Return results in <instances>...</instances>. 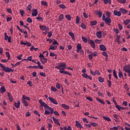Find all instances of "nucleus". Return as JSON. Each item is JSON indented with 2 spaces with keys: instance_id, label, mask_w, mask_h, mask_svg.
<instances>
[{
  "instance_id": "f257e3e1",
  "label": "nucleus",
  "mask_w": 130,
  "mask_h": 130,
  "mask_svg": "<svg viewBox=\"0 0 130 130\" xmlns=\"http://www.w3.org/2000/svg\"><path fill=\"white\" fill-rule=\"evenodd\" d=\"M39 103L41 104V106H40V109H43L44 107L45 109L50 110V111H51V114H53V109L47 105V104H46L45 102H44L42 100H40Z\"/></svg>"
},
{
  "instance_id": "f03ea898",
  "label": "nucleus",
  "mask_w": 130,
  "mask_h": 130,
  "mask_svg": "<svg viewBox=\"0 0 130 130\" xmlns=\"http://www.w3.org/2000/svg\"><path fill=\"white\" fill-rule=\"evenodd\" d=\"M48 99L50 102H52L53 104H55V105H57L58 104V103H57V101L56 100L54 99L53 98L49 97Z\"/></svg>"
},
{
  "instance_id": "7ed1b4c3",
  "label": "nucleus",
  "mask_w": 130,
  "mask_h": 130,
  "mask_svg": "<svg viewBox=\"0 0 130 130\" xmlns=\"http://www.w3.org/2000/svg\"><path fill=\"white\" fill-rule=\"evenodd\" d=\"M123 70L125 73L130 72V64L126 65L123 67Z\"/></svg>"
},
{
  "instance_id": "20e7f679",
  "label": "nucleus",
  "mask_w": 130,
  "mask_h": 130,
  "mask_svg": "<svg viewBox=\"0 0 130 130\" xmlns=\"http://www.w3.org/2000/svg\"><path fill=\"white\" fill-rule=\"evenodd\" d=\"M105 22L107 25L110 26V23H111V18H110V17H106V19H105Z\"/></svg>"
},
{
  "instance_id": "39448f33",
  "label": "nucleus",
  "mask_w": 130,
  "mask_h": 130,
  "mask_svg": "<svg viewBox=\"0 0 130 130\" xmlns=\"http://www.w3.org/2000/svg\"><path fill=\"white\" fill-rule=\"evenodd\" d=\"M2 70L4 72H6V73H10L11 68L4 66V68H2Z\"/></svg>"
},
{
  "instance_id": "423d86ee",
  "label": "nucleus",
  "mask_w": 130,
  "mask_h": 130,
  "mask_svg": "<svg viewBox=\"0 0 130 130\" xmlns=\"http://www.w3.org/2000/svg\"><path fill=\"white\" fill-rule=\"evenodd\" d=\"M82 76L83 77V78H85V79H89V80H90L92 79V77L88 75L86 73L82 74Z\"/></svg>"
},
{
  "instance_id": "0eeeda50",
  "label": "nucleus",
  "mask_w": 130,
  "mask_h": 130,
  "mask_svg": "<svg viewBox=\"0 0 130 130\" xmlns=\"http://www.w3.org/2000/svg\"><path fill=\"white\" fill-rule=\"evenodd\" d=\"M32 16L33 17H36L38 15V12H37V9H34L32 10Z\"/></svg>"
},
{
  "instance_id": "6e6552de",
  "label": "nucleus",
  "mask_w": 130,
  "mask_h": 130,
  "mask_svg": "<svg viewBox=\"0 0 130 130\" xmlns=\"http://www.w3.org/2000/svg\"><path fill=\"white\" fill-rule=\"evenodd\" d=\"M58 66H57V67H59V68H67V64L66 62H62V63H59Z\"/></svg>"
},
{
  "instance_id": "1a4fd4ad",
  "label": "nucleus",
  "mask_w": 130,
  "mask_h": 130,
  "mask_svg": "<svg viewBox=\"0 0 130 130\" xmlns=\"http://www.w3.org/2000/svg\"><path fill=\"white\" fill-rule=\"evenodd\" d=\"M113 14L115 16H117L118 17H120V16H121V12L120 11L115 10Z\"/></svg>"
},
{
  "instance_id": "9d476101",
  "label": "nucleus",
  "mask_w": 130,
  "mask_h": 130,
  "mask_svg": "<svg viewBox=\"0 0 130 130\" xmlns=\"http://www.w3.org/2000/svg\"><path fill=\"white\" fill-rule=\"evenodd\" d=\"M14 105L16 108H20V106L21 105V102L18 100L17 101V103H14Z\"/></svg>"
},
{
  "instance_id": "9b49d317",
  "label": "nucleus",
  "mask_w": 130,
  "mask_h": 130,
  "mask_svg": "<svg viewBox=\"0 0 130 130\" xmlns=\"http://www.w3.org/2000/svg\"><path fill=\"white\" fill-rule=\"evenodd\" d=\"M41 60V62H42V63H43V64H44V63H46V62H47V60L48 59L47 58H41L40 59Z\"/></svg>"
},
{
  "instance_id": "f8f14e48",
  "label": "nucleus",
  "mask_w": 130,
  "mask_h": 130,
  "mask_svg": "<svg viewBox=\"0 0 130 130\" xmlns=\"http://www.w3.org/2000/svg\"><path fill=\"white\" fill-rule=\"evenodd\" d=\"M76 48H77L76 51L79 53L81 49H82V45H81V44H78Z\"/></svg>"
},
{
  "instance_id": "ddd939ff",
  "label": "nucleus",
  "mask_w": 130,
  "mask_h": 130,
  "mask_svg": "<svg viewBox=\"0 0 130 130\" xmlns=\"http://www.w3.org/2000/svg\"><path fill=\"white\" fill-rule=\"evenodd\" d=\"M49 50H56L57 49V46L54 45V46L52 45H51L50 48H49Z\"/></svg>"
},
{
  "instance_id": "4468645a",
  "label": "nucleus",
  "mask_w": 130,
  "mask_h": 130,
  "mask_svg": "<svg viewBox=\"0 0 130 130\" xmlns=\"http://www.w3.org/2000/svg\"><path fill=\"white\" fill-rule=\"evenodd\" d=\"M8 97L9 98V100L10 101V102H13V96H12V94H11V93L7 92Z\"/></svg>"
},
{
  "instance_id": "2eb2a0df",
  "label": "nucleus",
  "mask_w": 130,
  "mask_h": 130,
  "mask_svg": "<svg viewBox=\"0 0 130 130\" xmlns=\"http://www.w3.org/2000/svg\"><path fill=\"white\" fill-rule=\"evenodd\" d=\"M52 119L54 122V123H56V124H57V125H60V123L58 121V120L56 119L55 117H53Z\"/></svg>"
},
{
  "instance_id": "dca6fc26",
  "label": "nucleus",
  "mask_w": 130,
  "mask_h": 130,
  "mask_svg": "<svg viewBox=\"0 0 130 130\" xmlns=\"http://www.w3.org/2000/svg\"><path fill=\"white\" fill-rule=\"evenodd\" d=\"M88 43L89 44H90V45H91V47H92V48H95V42H94V41L91 40L90 41V42H88Z\"/></svg>"
},
{
  "instance_id": "f3484780",
  "label": "nucleus",
  "mask_w": 130,
  "mask_h": 130,
  "mask_svg": "<svg viewBox=\"0 0 130 130\" xmlns=\"http://www.w3.org/2000/svg\"><path fill=\"white\" fill-rule=\"evenodd\" d=\"M59 73H60V74H65V75H68V76H72V74L70 73L68 71H59Z\"/></svg>"
},
{
  "instance_id": "a211bd4d",
  "label": "nucleus",
  "mask_w": 130,
  "mask_h": 130,
  "mask_svg": "<svg viewBox=\"0 0 130 130\" xmlns=\"http://www.w3.org/2000/svg\"><path fill=\"white\" fill-rule=\"evenodd\" d=\"M6 91H7V90L6 89L5 86H4V85L2 86L1 88L0 89L1 93L3 94V93H5V92H6Z\"/></svg>"
},
{
  "instance_id": "6ab92c4d",
  "label": "nucleus",
  "mask_w": 130,
  "mask_h": 130,
  "mask_svg": "<svg viewBox=\"0 0 130 130\" xmlns=\"http://www.w3.org/2000/svg\"><path fill=\"white\" fill-rule=\"evenodd\" d=\"M100 48L101 50H102L103 51H105L106 50V47L104 46V45H100Z\"/></svg>"
},
{
  "instance_id": "aec40b11",
  "label": "nucleus",
  "mask_w": 130,
  "mask_h": 130,
  "mask_svg": "<svg viewBox=\"0 0 130 130\" xmlns=\"http://www.w3.org/2000/svg\"><path fill=\"white\" fill-rule=\"evenodd\" d=\"M76 126L77 127H79V128H82V125H81V123L79 121H76Z\"/></svg>"
},
{
  "instance_id": "412c9836",
  "label": "nucleus",
  "mask_w": 130,
  "mask_h": 130,
  "mask_svg": "<svg viewBox=\"0 0 130 130\" xmlns=\"http://www.w3.org/2000/svg\"><path fill=\"white\" fill-rule=\"evenodd\" d=\"M22 101H24V100H28V101H30V97H28V96H27L25 95H22Z\"/></svg>"
},
{
  "instance_id": "4be33fe9",
  "label": "nucleus",
  "mask_w": 130,
  "mask_h": 130,
  "mask_svg": "<svg viewBox=\"0 0 130 130\" xmlns=\"http://www.w3.org/2000/svg\"><path fill=\"white\" fill-rule=\"evenodd\" d=\"M61 107L63 108H64V109H67V110H69V109H70V106L64 104H62L61 105Z\"/></svg>"
},
{
  "instance_id": "5701e85b",
  "label": "nucleus",
  "mask_w": 130,
  "mask_h": 130,
  "mask_svg": "<svg viewBox=\"0 0 130 130\" xmlns=\"http://www.w3.org/2000/svg\"><path fill=\"white\" fill-rule=\"evenodd\" d=\"M120 12L123 14H127V10H125V9L120 8Z\"/></svg>"
},
{
  "instance_id": "b1692460",
  "label": "nucleus",
  "mask_w": 130,
  "mask_h": 130,
  "mask_svg": "<svg viewBox=\"0 0 130 130\" xmlns=\"http://www.w3.org/2000/svg\"><path fill=\"white\" fill-rule=\"evenodd\" d=\"M31 9H32V5L30 4L26 7V11H29V12H31Z\"/></svg>"
},
{
  "instance_id": "393cba45",
  "label": "nucleus",
  "mask_w": 130,
  "mask_h": 130,
  "mask_svg": "<svg viewBox=\"0 0 130 130\" xmlns=\"http://www.w3.org/2000/svg\"><path fill=\"white\" fill-rule=\"evenodd\" d=\"M22 103L24 104V105L25 107H28V106H29V104L28 103V102H27V101H26V100L22 101Z\"/></svg>"
},
{
  "instance_id": "a878e982",
  "label": "nucleus",
  "mask_w": 130,
  "mask_h": 130,
  "mask_svg": "<svg viewBox=\"0 0 130 130\" xmlns=\"http://www.w3.org/2000/svg\"><path fill=\"white\" fill-rule=\"evenodd\" d=\"M95 99L97 101H98V102H100V103H101L102 104H103V105L105 104V102H104L103 100H101L98 98H96Z\"/></svg>"
},
{
  "instance_id": "bb28decb",
  "label": "nucleus",
  "mask_w": 130,
  "mask_h": 130,
  "mask_svg": "<svg viewBox=\"0 0 130 130\" xmlns=\"http://www.w3.org/2000/svg\"><path fill=\"white\" fill-rule=\"evenodd\" d=\"M96 37L98 38H102V34H101V31H98L96 32Z\"/></svg>"
},
{
  "instance_id": "cd10ccee",
  "label": "nucleus",
  "mask_w": 130,
  "mask_h": 130,
  "mask_svg": "<svg viewBox=\"0 0 130 130\" xmlns=\"http://www.w3.org/2000/svg\"><path fill=\"white\" fill-rule=\"evenodd\" d=\"M55 69H57V70H59V71H64L66 67H59L58 66H56L55 67Z\"/></svg>"
},
{
  "instance_id": "c85d7f7f",
  "label": "nucleus",
  "mask_w": 130,
  "mask_h": 130,
  "mask_svg": "<svg viewBox=\"0 0 130 130\" xmlns=\"http://www.w3.org/2000/svg\"><path fill=\"white\" fill-rule=\"evenodd\" d=\"M65 18H66L68 21H71V20H72V16H71L70 14L66 15Z\"/></svg>"
},
{
  "instance_id": "c756f323",
  "label": "nucleus",
  "mask_w": 130,
  "mask_h": 130,
  "mask_svg": "<svg viewBox=\"0 0 130 130\" xmlns=\"http://www.w3.org/2000/svg\"><path fill=\"white\" fill-rule=\"evenodd\" d=\"M69 34L70 36L72 38L73 40H75V34L72 32H69Z\"/></svg>"
},
{
  "instance_id": "7c9ffc66",
  "label": "nucleus",
  "mask_w": 130,
  "mask_h": 130,
  "mask_svg": "<svg viewBox=\"0 0 130 130\" xmlns=\"http://www.w3.org/2000/svg\"><path fill=\"white\" fill-rule=\"evenodd\" d=\"M46 26L45 25H40V29L42 30V31H45Z\"/></svg>"
},
{
  "instance_id": "2f4dec72",
  "label": "nucleus",
  "mask_w": 130,
  "mask_h": 130,
  "mask_svg": "<svg viewBox=\"0 0 130 130\" xmlns=\"http://www.w3.org/2000/svg\"><path fill=\"white\" fill-rule=\"evenodd\" d=\"M103 118L105 120H107V121H111V119L109 118V117H106V116H103Z\"/></svg>"
},
{
  "instance_id": "473e14b6",
  "label": "nucleus",
  "mask_w": 130,
  "mask_h": 130,
  "mask_svg": "<svg viewBox=\"0 0 130 130\" xmlns=\"http://www.w3.org/2000/svg\"><path fill=\"white\" fill-rule=\"evenodd\" d=\"M119 74H118V76H119V78H121V77H123V74H122V72H121V71L120 70V69H119Z\"/></svg>"
},
{
  "instance_id": "72a5a7b5",
  "label": "nucleus",
  "mask_w": 130,
  "mask_h": 130,
  "mask_svg": "<svg viewBox=\"0 0 130 130\" xmlns=\"http://www.w3.org/2000/svg\"><path fill=\"white\" fill-rule=\"evenodd\" d=\"M58 7L59 8H60L61 9H63L67 8V7L66 6V5H64V4L59 5Z\"/></svg>"
},
{
  "instance_id": "f704fd0d",
  "label": "nucleus",
  "mask_w": 130,
  "mask_h": 130,
  "mask_svg": "<svg viewBox=\"0 0 130 130\" xmlns=\"http://www.w3.org/2000/svg\"><path fill=\"white\" fill-rule=\"evenodd\" d=\"M104 3L105 5H107V4H111V0H104Z\"/></svg>"
},
{
  "instance_id": "c9c22d12",
  "label": "nucleus",
  "mask_w": 130,
  "mask_h": 130,
  "mask_svg": "<svg viewBox=\"0 0 130 130\" xmlns=\"http://www.w3.org/2000/svg\"><path fill=\"white\" fill-rule=\"evenodd\" d=\"M97 24V21H93L90 22V25L91 26H95Z\"/></svg>"
},
{
  "instance_id": "e433bc0d",
  "label": "nucleus",
  "mask_w": 130,
  "mask_h": 130,
  "mask_svg": "<svg viewBox=\"0 0 130 130\" xmlns=\"http://www.w3.org/2000/svg\"><path fill=\"white\" fill-rule=\"evenodd\" d=\"M5 54L7 56V57H8V60L10 59V58H11V55H10V53L9 52H6Z\"/></svg>"
},
{
  "instance_id": "4c0bfd02",
  "label": "nucleus",
  "mask_w": 130,
  "mask_h": 130,
  "mask_svg": "<svg viewBox=\"0 0 130 130\" xmlns=\"http://www.w3.org/2000/svg\"><path fill=\"white\" fill-rule=\"evenodd\" d=\"M41 4L43 6H45V7H47V6H48V5L47 4V2H46L45 1H42Z\"/></svg>"
},
{
  "instance_id": "58836bf2",
  "label": "nucleus",
  "mask_w": 130,
  "mask_h": 130,
  "mask_svg": "<svg viewBox=\"0 0 130 130\" xmlns=\"http://www.w3.org/2000/svg\"><path fill=\"white\" fill-rule=\"evenodd\" d=\"M82 40L85 43H87V42H88V40L85 37H82Z\"/></svg>"
},
{
  "instance_id": "ea45409f",
  "label": "nucleus",
  "mask_w": 130,
  "mask_h": 130,
  "mask_svg": "<svg viewBox=\"0 0 130 130\" xmlns=\"http://www.w3.org/2000/svg\"><path fill=\"white\" fill-rule=\"evenodd\" d=\"M99 81L100 83H103V82H104V78H103L101 77H99Z\"/></svg>"
},
{
  "instance_id": "a19ab883",
  "label": "nucleus",
  "mask_w": 130,
  "mask_h": 130,
  "mask_svg": "<svg viewBox=\"0 0 130 130\" xmlns=\"http://www.w3.org/2000/svg\"><path fill=\"white\" fill-rule=\"evenodd\" d=\"M130 20L129 19H126V20H124L123 22L125 25H128L129 24Z\"/></svg>"
},
{
  "instance_id": "79ce46f5",
  "label": "nucleus",
  "mask_w": 130,
  "mask_h": 130,
  "mask_svg": "<svg viewBox=\"0 0 130 130\" xmlns=\"http://www.w3.org/2000/svg\"><path fill=\"white\" fill-rule=\"evenodd\" d=\"M64 130H72V127L71 126H68V127L65 126L64 127Z\"/></svg>"
},
{
  "instance_id": "37998d69",
  "label": "nucleus",
  "mask_w": 130,
  "mask_h": 130,
  "mask_svg": "<svg viewBox=\"0 0 130 130\" xmlns=\"http://www.w3.org/2000/svg\"><path fill=\"white\" fill-rule=\"evenodd\" d=\"M118 3H120L121 4H125L126 0H117Z\"/></svg>"
},
{
  "instance_id": "c03bdc74",
  "label": "nucleus",
  "mask_w": 130,
  "mask_h": 130,
  "mask_svg": "<svg viewBox=\"0 0 130 130\" xmlns=\"http://www.w3.org/2000/svg\"><path fill=\"white\" fill-rule=\"evenodd\" d=\"M113 76L116 78V79H118V77H117V75H116V71L115 70H113Z\"/></svg>"
},
{
  "instance_id": "a18cd8bd",
  "label": "nucleus",
  "mask_w": 130,
  "mask_h": 130,
  "mask_svg": "<svg viewBox=\"0 0 130 130\" xmlns=\"http://www.w3.org/2000/svg\"><path fill=\"white\" fill-rule=\"evenodd\" d=\"M59 21H62L63 20V14H60L59 16Z\"/></svg>"
},
{
  "instance_id": "49530a36",
  "label": "nucleus",
  "mask_w": 130,
  "mask_h": 130,
  "mask_svg": "<svg viewBox=\"0 0 130 130\" xmlns=\"http://www.w3.org/2000/svg\"><path fill=\"white\" fill-rule=\"evenodd\" d=\"M89 123L91 124V125H92V126H97V125H98V123H97L92 122H90Z\"/></svg>"
},
{
  "instance_id": "de8ad7c7",
  "label": "nucleus",
  "mask_w": 130,
  "mask_h": 130,
  "mask_svg": "<svg viewBox=\"0 0 130 130\" xmlns=\"http://www.w3.org/2000/svg\"><path fill=\"white\" fill-rule=\"evenodd\" d=\"M106 15L107 16V18H110L111 16V14L110 13V12L108 11L106 12Z\"/></svg>"
},
{
  "instance_id": "09e8293b",
  "label": "nucleus",
  "mask_w": 130,
  "mask_h": 130,
  "mask_svg": "<svg viewBox=\"0 0 130 130\" xmlns=\"http://www.w3.org/2000/svg\"><path fill=\"white\" fill-rule=\"evenodd\" d=\"M115 106H116V108H117L119 111H120L121 107L117 104Z\"/></svg>"
},
{
  "instance_id": "8fccbe9b",
  "label": "nucleus",
  "mask_w": 130,
  "mask_h": 130,
  "mask_svg": "<svg viewBox=\"0 0 130 130\" xmlns=\"http://www.w3.org/2000/svg\"><path fill=\"white\" fill-rule=\"evenodd\" d=\"M36 20H38V21H43V18L42 17L38 16L36 18Z\"/></svg>"
},
{
  "instance_id": "3c124183",
  "label": "nucleus",
  "mask_w": 130,
  "mask_h": 130,
  "mask_svg": "<svg viewBox=\"0 0 130 130\" xmlns=\"http://www.w3.org/2000/svg\"><path fill=\"white\" fill-rule=\"evenodd\" d=\"M102 54L103 55H104V56H106V57H108V54H107V52H103Z\"/></svg>"
},
{
  "instance_id": "603ef678",
  "label": "nucleus",
  "mask_w": 130,
  "mask_h": 130,
  "mask_svg": "<svg viewBox=\"0 0 130 130\" xmlns=\"http://www.w3.org/2000/svg\"><path fill=\"white\" fill-rule=\"evenodd\" d=\"M53 40L54 41L52 43V45H55V44L58 45V43H57V41L55 40V39H53Z\"/></svg>"
},
{
  "instance_id": "864d4df0",
  "label": "nucleus",
  "mask_w": 130,
  "mask_h": 130,
  "mask_svg": "<svg viewBox=\"0 0 130 130\" xmlns=\"http://www.w3.org/2000/svg\"><path fill=\"white\" fill-rule=\"evenodd\" d=\"M40 76H41V77H46V74L43 72H40Z\"/></svg>"
},
{
  "instance_id": "5fc2aeb1",
  "label": "nucleus",
  "mask_w": 130,
  "mask_h": 130,
  "mask_svg": "<svg viewBox=\"0 0 130 130\" xmlns=\"http://www.w3.org/2000/svg\"><path fill=\"white\" fill-rule=\"evenodd\" d=\"M22 56H23V54H21L20 55L17 56V59H18L19 60H21V59H22Z\"/></svg>"
},
{
  "instance_id": "6e6d98bb",
  "label": "nucleus",
  "mask_w": 130,
  "mask_h": 130,
  "mask_svg": "<svg viewBox=\"0 0 130 130\" xmlns=\"http://www.w3.org/2000/svg\"><path fill=\"white\" fill-rule=\"evenodd\" d=\"M4 36H5V40H8V39H9V37L8 36V35H7V32H5L4 34Z\"/></svg>"
},
{
  "instance_id": "4d7b16f0",
  "label": "nucleus",
  "mask_w": 130,
  "mask_h": 130,
  "mask_svg": "<svg viewBox=\"0 0 130 130\" xmlns=\"http://www.w3.org/2000/svg\"><path fill=\"white\" fill-rule=\"evenodd\" d=\"M44 113L46 115H48V114H50V113L51 114V112H49L47 110H45Z\"/></svg>"
},
{
  "instance_id": "13d9d810",
  "label": "nucleus",
  "mask_w": 130,
  "mask_h": 130,
  "mask_svg": "<svg viewBox=\"0 0 130 130\" xmlns=\"http://www.w3.org/2000/svg\"><path fill=\"white\" fill-rule=\"evenodd\" d=\"M9 43H12V37H9L8 39H7Z\"/></svg>"
},
{
  "instance_id": "bf43d9fd",
  "label": "nucleus",
  "mask_w": 130,
  "mask_h": 130,
  "mask_svg": "<svg viewBox=\"0 0 130 130\" xmlns=\"http://www.w3.org/2000/svg\"><path fill=\"white\" fill-rule=\"evenodd\" d=\"M51 90L53 92H56V91H57V89H56V88H55V87H53V86L51 87Z\"/></svg>"
},
{
  "instance_id": "052dcab7",
  "label": "nucleus",
  "mask_w": 130,
  "mask_h": 130,
  "mask_svg": "<svg viewBox=\"0 0 130 130\" xmlns=\"http://www.w3.org/2000/svg\"><path fill=\"white\" fill-rule=\"evenodd\" d=\"M76 23V24H79V23H80V17L78 16L77 17Z\"/></svg>"
},
{
  "instance_id": "680f3d73",
  "label": "nucleus",
  "mask_w": 130,
  "mask_h": 130,
  "mask_svg": "<svg viewBox=\"0 0 130 130\" xmlns=\"http://www.w3.org/2000/svg\"><path fill=\"white\" fill-rule=\"evenodd\" d=\"M110 130H118V128L116 126H114L110 128Z\"/></svg>"
},
{
  "instance_id": "e2e57ef3",
  "label": "nucleus",
  "mask_w": 130,
  "mask_h": 130,
  "mask_svg": "<svg viewBox=\"0 0 130 130\" xmlns=\"http://www.w3.org/2000/svg\"><path fill=\"white\" fill-rule=\"evenodd\" d=\"M26 20L27 21L28 23H32V19H31L30 17H28Z\"/></svg>"
},
{
  "instance_id": "0e129e2a",
  "label": "nucleus",
  "mask_w": 130,
  "mask_h": 130,
  "mask_svg": "<svg viewBox=\"0 0 130 130\" xmlns=\"http://www.w3.org/2000/svg\"><path fill=\"white\" fill-rule=\"evenodd\" d=\"M19 12H20L22 17H23V16H24V14H25V11H24V10H20Z\"/></svg>"
},
{
  "instance_id": "69168bd1",
  "label": "nucleus",
  "mask_w": 130,
  "mask_h": 130,
  "mask_svg": "<svg viewBox=\"0 0 130 130\" xmlns=\"http://www.w3.org/2000/svg\"><path fill=\"white\" fill-rule=\"evenodd\" d=\"M48 34L49 38H50V37H51V36H52V31H49V32H48Z\"/></svg>"
},
{
  "instance_id": "338daca9",
  "label": "nucleus",
  "mask_w": 130,
  "mask_h": 130,
  "mask_svg": "<svg viewBox=\"0 0 130 130\" xmlns=\"http://www.w3.org/2000/svg\"><path fill=\"white\" fill-rule=\"evenodd\" d=\"M91 53L92 56H97V52H94L93 53Z\"/></svg>"
},
{
  "instance_id": "774afa93",
  "label": "nucleus",
  "mask_w": 130,
  "mask_h": 130,
  "mask_svg": "<svg viewBox=\"0 0 130 130\" xmlns=\"http://www.w3.org/2000/svg\"><path fill=\"white\" fill-rule=\"evenodd\" d=\"M83 16L86 18L88 17V15L87 13H86V12H83Z\"/></svg>"
}]
</instances>
